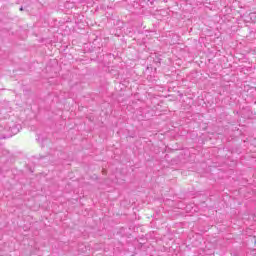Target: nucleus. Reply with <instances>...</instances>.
I'll list each match as a JSON object with an SVG mask.
<instances>
[{
	"mask_svg": "<svg viewBox=\"0 0 256 256\" xmlns=\"http://www.w3.org/2000/svg\"><path fill=\"white\" fill-rule=\"evenodd\" d=\"M124 1H126V3L128 4L132 3V7H134V9H139V2L133 1V0H124Z\"/></svg>",
	"mask_w": 256,
	"mask_h": 256,
	"instance_id": "f257e3e1",
	"label": "nucleus"
},
{
	"mask_svg": "<svg viewBox=\"0 0 256 256\" xmlns=\"http://www.w3.org/2000/svg\"><path fill=\"white\" fill-rule=\"evenodd\" d=\"M20 11H23V7L20 8Z\"/></svg>",
	"mask_w": 256,
	"mask_h": 256,
	"instance_id": "f03ea898",
	"label": "nucleus"
}]
</instances>
